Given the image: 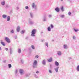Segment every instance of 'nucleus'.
<instances>
[{
    "mask_svg": "<svg viewBox=\"0 0 79 79\" xmlns=\"http://www.w3.org/2000/svg\"><path fill=\"white\" fill-rule=\"evenodd\" d=\"M35 33H36V30L35 29H33L32 31L31 35V36H32L33 37H34V36H35L34 34H35Z\"/></svg>",
    "mask_w": 79,
    "mask_h": 79,
    "instance_id": "nucleus-1",
    "label": "nucleus"
},
{
    "mask_svg": "<svg viewBox=\"0 0 79 79\" xmlns=\"http://www.w3.org/2000/svg\"><path fill=\"white\" fill-rule=\"evenodd\" d=\"M5 40L7 42H8V43H10V40L7 37H6L5 38Z\"/></svg>",
    "mask_w": 79,
    "mask_h": 79,
    "instance_id": "nucleus-2",
    "label": "nucleus"
},
{
    "mask_svg": "<svg viewBox=\"0 0 79 79\" xmlns=\"http://www.w3.org/2000/svg\"><path fill=\"white\" fill-rule=\"evenodd\" d=\"M33 68H35V65H36L37 64V60H35L34 61V63H33Z\"/></svg>",
    "mask_w": 79,
    "mask_h": 79,
    "instance_id": "nucleus-3",
    "label": "nucleus"
},
{
    "mask_svg": "<svg viewBox=\"0 0 79 79\" xmlns=\"http://www.w3.org/2000/svg\"><path fill=\"white\" fill-rule=\"evenodd\" d=\"M19 72L21 74H22L24 73V70L22 69H20L19 70Z\"/></svg>",
    "mask_w": 79,
    "mask_h": 79,
    "instance_id": "nucleus-4",
    "label": "nucleus"
},
{
    "mask_svg": "<svg viewBox=\"0 0 79 79\" xmlns=\"http://www.w3.org/2000/svg\"><path fill=\"white\" fill-rule=\"evenodd\" d=\"M52 57L48 59V62H51L52 61Z\"/></svg>",
    "mask_w": 79,
    "mask_h": 79,
    "instance_id": "nucleus-5",
    "label": "nucleus"
},
{
    "mask_svg": "<svg viewBox=\"0 0 79 79\" xmlns=\"http://www.w3.org/2000/svg\"><path fill=\"white\" fill-rule=\"evenodd\" d=\"M55 10L57 12H59V11H60V9H59V8H58V7L56 8Z\"/></svg>",
    "mask_w": 79,
    "mask_h": 79,
    "instance_id": "nucleus-6",
    "label": "nucleus"
},
{
    "mask_svg": "<svg viewBox=\"0 0 79 79\" xmlns=\"http://www.w3.org/2000/svg\"><path fill=\"white\" fill-rule=\"evenodd\" d=\"M20 27H18L17 29V32H19V30H20Z\"/></svg>",
    "mask_w": 79,
    "mask_h": 79,
    "instance_id": "nucleus-7",
    "label": "nucleus"
},
{
    "mask_svg": "<svg viewBox=\"0 0 79 79\" xmlns=\"http://www.w3.org/2000/svg\"><path fill=\"white\" fill-rule=\"evenodd\" d=\"M55 65H56V66H59V63H58L57 61H56L55 62Z\"/></svg>",
    "mask_w": 79,
    "mask_h": 79,
    "instance_id": "nucleus-8",
    "label": "nucleus"
},
{
    "mask_svg": "<svg viewBox=\"0 0 79 79\" xmlns=\"http://www.w3.org/2000/svg\"><path fill=\"white\" fill-rule=\"evenodd\" d=\"M10 17L8 16L7 18V21H10Z\"/></svg>",
    "mask_w": 79,
    "mask_h": 79,
    "instance_id": "nucleus-9",
    "label": "nucleus"
},
{
    "mask_svg": "<svg viewBox=\"0 0 79 79\" xmlns=\"http://www.w3.org/2000/svg\"><path fill=\"white\" fill-rule=\"evenodd\" d=\"M60 9L62 11H64V7H63V6H62L61 7V8H60Z\"/></svg>",
    "mask_w": 79,
    "mask_h": 79,
    "instance_id": "nucleus-10",
    "label": "nucleus"
},
{
    "mask_svg": "<svg viewBox=\"0 0 79 79\" xmlns=\"http://www.w3.org/2000/svg\"><path fill=\"white\" fill-rule=\"evenodd\" d=\"M2 18H4V19H5L6 18V15H2Z\"/></svg>",
    "mask_w": 79,
    "mask_h": 79,
    "instance_id": "nucleus-11",
    "label": "nucleus"
},
{
    "mask_svg": "<svg viewBox=\"0 0 79 79\" xmlns=\"http://www.w3.org/2000/svg\"><path fill=\"white\" fill-rule=\"evenodd\" d=\"M1 43L3 45V46H5V44H4V42H2V40L1 41Z\"/></svg>",
    "mask_w": 79,
    "mask_h": 79,
    "instance_id": "nucleus-12",
    "label": "nucleus"
},
{
    "mask_svg": "<svg viewBox=\"0 0 79 79\" xmlns=\"http://www.w3.org/2000/svg\"><path fill=\"white\" fill-rule=\"evenodd\" d=\"M59 68V67H57V68H56L55 69V70L56 71L57 73L58 72V70Z\"/></svg>",
    "mask_w": 79,
    "mask_h": 79,
    "instance_id": "nucleus-13",
    "label": "nucleus"
},
{
    "mask_svg": "<svg viewBox=\"0 0 79 79\" xmlns=\"http://www.w3.org/2000/svg\"><path fill=\"white\" fill-rule=\"evenodd\" d=\"M48 31H51V28H50V27H48Z\"/></svg>",
    "mask_w": 79,
    "mask_h": 79,
    "instance_id": "nucleus-14",
    "label": "nucleus"
},
{
    "mask_svg": "<svg viewBox=\"0 0 79 79\" xmlns=\"http://www.w3.org/2000/svg\"><path fill=\"white\" fill-rule=\"evenodd\" d=\"M25 32V30H22L21 31V34H24Z\"/></svg>",
    "mask_w": 79,
    "mask_h": 79,
    "instance_id": "nucleus-15",
    "label": "nucleus"
},
{
    "mask_svg": "<svg viewBox=\"0 0 79 79\" xmlns=\"http://www.w3.org/2000/svg\"><path fill=\"white\" fill-rule=\"evenodd\" d=\"M57 54L58 55H61V52L59 51L57 52Z\"/></svg>",
    "mask_w": 79,
    "mask_h": 79,
    "instance_id": "nucleus-16",
    "label": "nucleus"
},
{
    "mask_svg": "<svg viewBox=\"0 0 79 79\" xmlns=\"http://www.w3.org/2000/svg\"><path fill=\"white\" fill-rule=\"evenodd\" d=\"M5 2H2L1 3V4L2 5H5Z\"/></svg>",
    "mask_w": 79,
    "mask_h": 79,
    "instance_id": "nucleus-17",
    "label": "nucleus"
},
{
    "mask_svg": "<svg viewBox=\"0 0 79 79\" xmlns=\"http://www.w3.org/2000/svg\"><path fill=\"white\" fill-rule=\"evenodd\" d=\"M18 53H20L21 52V49H19V50L18 52Z\"/></svg>",
    "mask_w": 79,
    "mask_h": 79,
    "instance_id": "nucleus-18",
    "label": "nucleus"
},
{
    "mask_svg": "<svg viewBox=\"0 0 79 79\" xmlns=\"http://www.w3.org/2000/svg\"><path fill=\"white\" fill-rule=\"evenodd\" d=\"M8 67L9 68H11V64H8Z\"/></svg>",
    "mask_w": 79,
    "mask_h": 79,
    "instance_id": "nucleus-19",
    "label": "nucleus"
},
{
    "mask_svg": "<svg viewBox=\"0 0 79 79\" xmlns=\"http://www.w3.org/2000/svg\"><path fill=\"white\" fill-rule=\"evenodd\" d=\"M77 71H79V65H78L77 66Z\"/></svg>",
    "mask_w": 79,
    "mask_h": 79,
    "instance_id": "nucleus-20",
    "label": "nucleus"
},
{
    "mask_svg": "<svg viewBox=\"0 0 79 79\" xmlns=\"http://www.w3.org/2000/svg\"><path fill=\"white\" fill-rule=\"evenodd\" d=\"M45 45H46V46H47V47H48V43H46Z\"/></svg>",
    "mask_w": 79,
    "mask_h": 79,
    "instance_id": "nucleus-21",
    "label": "nucleus"
},
{
    "mask_svg": "<svg viewBox=\"0 0 79 79\" xmlns=\"http://www.w3.org/2000/svg\"><path fill=\"white\" fill-rule=\"evenodd\" d=\"M31 48L33 49H35V47H34V46L33 45L31 46Z\"/></svg>",
    "mask_w": 79,
    "mask_h": 79,
    "instance_id": "nucleus-22",
    "label": "nucleus"
},
{
    "mask_svg": "<svg viewBox=\"0 0 79 79\" xmlns=\"http://www.w3.org/2000/svg\"><path fill=\"white\" fill-rule=\"evenodd\" d=\"M25 8L27 10H28V9L29 8V7H28V6H26L25 7Z\"/></svg>",
    "mask_w": 79,
    "mask_h": 79,
    "instance_id": "nucleus-23",
    "label": "nucleus"
},
{
    "mask_svg": "<svg viewBox=\"0 0 79 79\" xmlns=\"http://www.w3.org/2000/svg\"><path fill=\"white\" fill-rule=\"evenodd\" d=\"M43 64H45V60H43Z\"/></svg>",
    "mask_w": 79,
    "mask_h": 79,
    "instance_id": "nucleus-24",
    "label": "nucleus"
},
{
    "mask_svg": "<svg viewBox=\"0 0 79 79\" xmlns=\"http://www.w3.org/2000/svg\"><path fill=\"white\" fill-rule=\"evenodd\" d=\"M35 6V4H34V3H33L32 6L33 8H34V6Z\"/></svg>",
    "mask_w": 79,
    "mask_h": 79,
    "instance_id": "nucleus-25",
    "label": "nucleus"
},
{
    "mask_svg": "<svg viewBox=\"0 0 79 79\" xmlns=\"http://www.w3.org/2000/svg\"><path fill=\"white\" fill-rule=\"evenodd\" d=\"M35 58H39V56L38 55H36L35 56Z\"/></svg>",
    "mask_w": 79,
    "mask_h": 79,
    "instance_id": "nucleus-26",
    "label": "nucleus"
},
{
    "mask_svg": "<svg viewBox=\"0 0 79 79\" xmlns=\"http://www.w3.org/2000/svg\"><path fill=\"white\" fill-rule=\"evenodd\" d=\"M66 47H67L66 45H64V48H66Z\"/></svg>",
    "mask_w": 79,
    "mask_h": 79,
    "instance_id": "nucleus-27",
    "label": "nucleus"
},
{
    "mask_svg": "<svg viewBox=\"0 0 79 79\" xmlns=\"http://www.w3.org/2000/svg\"><path fill=\"white\" fill-rule=\"evenodd\" d=\"M51 28H53V25H51Z\"/></svg>",
    "mask_w": 79,
    "mask_h": 79,
    "instance_id": "nucleus-28",
    "label": "nucleus"
},
{
    "mask_svg": "<svg viewBox=\"0 0 79 79\" xmlns=\"http://www.w3.org/2000/svg\"><path fill=\"white\" fill-rule=\"evenodd\" d=\"M49 73H52V70H49Z\"/></svg>",
    "mask_w": 79,
    "mask_h": 79,
    "instance_id": "nucleus-29",
    "label": "nucleus"
},
{
    "mask_svg": "<svg viewBox=\"0 0 79 79\" xmlns=\"http://www.w3.org/2000/svg\"><path fill=\"white\" fill-rule=\"evenodd\" d=\"M64 15H62L61 17L62 18H64Z\"/></svg>",
    "mask_w": 79,
    "mask_h": 79,
    "instance_id": "nucleus-30",
    "label": "nucleus"
},
{
    "mask_svg": "<svg viewBox=\"0 0 79 79\" xmlns=\"http://www.w3.org/2000/svg\"><path fill=\"white\" fill-rule=\"evenodd\" d=\"M69 15H71V12H69Z\"/></svg>",
    "mask_w": 79,
    "mask_h": 79,
    "instance_id": "nucleus-31",
    "label": "nucleus"
},
{
    "mask_svg": "<svg viewBox=\"0 0 79 79\" xmlns=\"http://www.w3.org/2000/svg\"><path fill=\"white\" fill-rule=\"evenodd\" d=\"M11 32L12 33H14V31H13V30H12L11 31Z\"/></svg>",
    "mask_w": 79,
    "mask_h": 79,
    "instance_id": "nucleus-32",
    "label": "nucleus"
},
{
    "mask_svg": "<svg viewBox=\"0 0 79 79\" xmlns=\"http://www.w3.org/2000/svg\"><path fill=\"white\" fill-rule=\"evenodd\" d=\"M74 31H75V32H77V31H78L79 30H78V29L77 30H76V29H74Z\"/></svg>",
    "mask_w": 79,
    "mask_h": 79,
    "instance_id": "nucleus-33",
    "label": "nucleus"
},
{
    "mask_svg": "<svg viewBox=\"0 0 79 79\" xmlns=\"http://www.w3.org/2000/svg\"><path fill=\"white\" fill-rule=\"evenodd\" d=\"M5 50H6V51H7V50H8V49L7 48H6Z\"/></svg>",
    "mask_w": 79,
    "mask_h": 79,
    "instance_id": "nucleus-34",
    "label": "nucleus"
},
{
    "mask_svg": "<svg viewBox=\"0 0 79 79\" xmlns=\"http://www.w3.org/2000/svg\"><path fill=\"white\" fill-rule=\"evenodd\" d=\"M36 73H39V71H36Z\"/></svg>",
    "mask_w": 79,
    "mask_h": 79,
    "instance_id": "nucleus-35",
    "label": "nucleus"
},
{
    "mask_svg": "<svg viewBox=\"0 0 79 79\" xmlns=\"http://www.w3.org/2000/svg\"><path fill=\"white\" fill-rule=\"evenodd\" d=\"M3 62H4V63H6V60H4L3 61Z\"/></svg>",
    "mask_w": 79,
    "mask_h": 79,
    "instance_id": "nucleus-36",
    "label": "nucleus"
},
{
    "mask_svg": "<svg viewBox=\"0 0 79 79\" xmlns=\"http://www.w3.org/2000/svg\"><path fill=\"white\" fill-rule=\"evenodd\" d=\"M73 38L74 39H75V37L73 36Z\"/></svg>",
    "mask_w": 79,
    "mask_h": 79,
    "instance_id": "nucleus-37",
    "label": "nucleus"
},
{
    "mask_svg": "<svg viewBox=\"0 0 79 79\" xmlns=\"http://www.w3.org/2000/svg\"><path fill=\"white\" fill-rule=\"evenodd\" d=\"M15 39H17V37L16 36V37H15Z\"/></svg>",
    "mask_w": 79,
    "mask_h": 79,
    "instance_id": "nucleus-38",
    "label": "nucleus"
},
{
    "mask_svg": "<svg viewBox=\"0 0 79 79\" xmlns=\"http://www.w3.org/2000/svg\"><path fill=\"white\" fill-rule=\"evenodd\" d=\"M1 49H2V48H1V47L0 46V50H1Z\"/></svg>",
    "mask_w": 79,
    "mask_h": 79,
    "instance_id": "nucleus-39",
    "label": "nucleus"
},
{
    "mask_svg": "<svg viewBox=\"0 0 79 79\" xmlns=\"http://www.w3.org/2000/svg\"><path fill=\"white\" fill-rule=\"evenodd\" d=\"M16 73H17V70L16 71Z\"/></svg>",
    "mask_w": 79,
    "mask_h": 79,
    "instance_id": "nucleus-40",
    "label": "nucleus"
},
{
    "mask_svg": "<svg viewBox=\"0 0 79 79\" xmlns=\"http://www.w3.org/2000/svg\"><path fill=\"white\" fill-rule=\"evenodd\" d=\"M61 1H63V0H61Z\"/></svg>",
    "mask_w": 79,
    "mask_h": 79,
    "instance_id": "nucleus-41",
    "label": "nucleus"
}]
</instances>
